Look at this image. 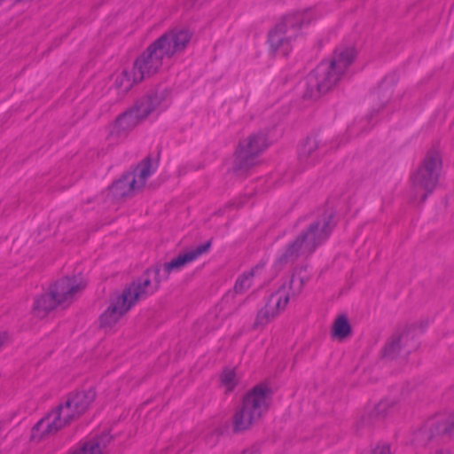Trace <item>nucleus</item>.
<instances>
[{"mask_svg": "<svg viewBox=\"0 0 454 454\" xmlns=\"http://www.w3.org/2000/svg\"><path fill=\"white\" fill-rule=\"evenodd\" d=\"M356 55V51L352 46L337 48L331 58L322 61L306 77L304 97L317 98L336 86L354 61Z\"/></svg>", "mask_w": 454, "mask_h": 454, "instance_id": "nucleus-1", "label": "nucleus"}, {"mask_svg": "<svg viewBox=\"0 0 454 454\" xmlns=\"http://www.w3.org/2000/svg\"><path fill=\"white\" fill-rule=\"evenodd\" d=\"M333 227V215L325 212L308 223L295 238L288 243L278 257L276 265L281 268L298 258L310 255L330 235Z\"/></svg>", "mask_w": 454, "mask_h": 454, "instance_id": "nucleus-2", "label": "nucleus"}, {"mask_svg": "<svg viewBox=\"0 0 454 454\" xmlns=\"http://www.w3.org/2000/svg\"><path fill=\"white\" fill-rule=\"evenodd\" d=\"M321 16L322 13L315 7L288 13L269 32L270 50L276 55L287 56L300 35V30Z\"/></svg>", "mask_w": 454, "mask_h": 454, "instance_id": "nucleus-3", "label": "nucleus"}, {"mask_svg": "<svg viewBox=\"0 0 454 454\" xmlns=\"http://www.w3.org/2000/svg\"><path fill=\"white\" fill-rule=\"evenodd\" d=\"M270 403V390L266 386L257 385L244 397L239 409L232 419L235 432H243L256 424L267 412Z\"/></svg>", "mask_w": 454, "mask_h": 454, "instance_id": "nucleus-4", "label": "nucleus"}, {"mask_svg": "<svg viewBox=\"0 0 454 454\" xmlns=\"http://www.w3.org/2000/svg\"><path fill=\"white\" fill-rule=\"evenodd\" d=\"M442 168V153L436 149H430L417 170L411 176V187L416 196L423 201L437 185Z\"/></svg>", "mask_w": 454, "mask_h": 454, "instance_id": "nucleus-5", "label": "nucleus"}, {"mask_svg": "<svg viewBox=\"0 0 454 454\" xmlns=\"http://www.w3.org/2000/svg\"><path fill=\"white\" fill-rule=\"evenodd\" d=\"M269 146L263 132L252 133L242 139L235 153L234 168L237 172L245 173L258 164L259 155Z\"/></svg>", "mask_w": 454, "mask_h": 454, "instance_id": "nucleus-6", "label": "nucleus"}, {"mask_svg": "<svg viewBox=\"0 0 454 454\" xmlns=\"http://www.w3.org/2000/svg\"><path fill=\"white\" fill-rule=\"evenodd\" d=\"M333 148L324 134H310L298 147V161L303 168L314 166Z\"/></svg>", "mask_w": 454, "mask_h": 454, "instance_id": "nucleus-7", "label": "nucleus"}, {"mask_svg": "<svg viewBox=\"0 0 454 454\" xmlns=\"http://www.w3.org/2000/svg\"><path fill=\"white\" fill-rule=\"evenodd\" d=\"M162 281L160 271L155 267L148 269L139 279L133 282L122 291V294L133 305L139 300L155 293Z\"/></svg>", "mask_w": 454, "mask_h": 454, "instance_id": "nucleus-8", "label": "nucleus"}, {"mask_svg": "<svg viewBox=\"0 0 454 454\" xmlns=\"http://www.w3.org/2000/svg\"><path fill=\"white\" fill-rule=\"evenodd\" d=\"M192 33L188 29L174 28L156 39L152 44L165 59L182 53L189 44Z\"/></svg>", "mask_w": 454, "mask_h": 454, "instance_id": "nucleus-9", "label": "nucleus"}, {"mask_svg": "<svg viewBox=\"0 0 454 454\" xmlns=\"http://www.w3.org/2000/svg\"><path fill=\"white\" fill-rule=\"evenodd\" d=\"M86 287V281L80 276L66 277L59 279L50 289L58 299L59 306H69Z\"/></svg>", "mask_w": 454, "mask_h": 454, "instance_id": "nucleus-10", "label": "nucleus"}, {"mask_svg": "<svg viewBox=\"0 0 454 454\" xmlns=\"http://www.w3.org/2000/svg\"><path fill=\"white\" fill-rule=\"evenodd\" d=\"M67 413H63L59 406L47 413L33 427L31 437L40 442L56 434L59 430L69 424Z\"/></svg>", "mask_w": 454, "mask_h": 454, "instance_id": "nucleus-11", "label": "nucleus"}, {"mask_svg": "<svg viewBox=\"0 0 454 454\" xmlns=\"http://www.w3.org/2000/svg\"><path fill=\"white\" fill-rule=\"evenodd\" d=\"M133 306L131 301L122 293L113 297L107 309L99 317V327L106 332L113 331L119 321Z\"/></svg>", "mask_w": 454, "mask_h": 454, "instance_id": "nucleus-12", "label": "nucleus"}, {"mask_svg": "<svg viewBox=\"0 0 454 454\" xmlns=\"http://www.w3.org/2000/svg\"><path fill=\"white\" fill-rule=\"evenodd\" d=\"M164 56L151 43L134 61L133 67L142 81L160 72L163 66Z\"/></svg>", "mask_w": 454, "mask_h": 454, "instance_id": "nucleus-13", "label": "nucleus"}, {"mask_svg": "<svg viewBox=\"0 0 454 454\" xmlns=\"http://www.w3.org/2000/svg\"><path fill=\"white\" fill-rule=\"evenodd\" d=\"M211 243L208 241L195 248H191L163 264L156 265L161 278L167 280L172 272L181 270L185 265L197 260L200 255L208 252Z\"/></svg>", "mask_w": 454, "mask_h": 454, "instance_id": "nucleus-14", "label": "nucleus"}, {"mask_svg": "<svg viewBox=\"0 0 454 454\" xmlns=\"http://www.w3.org/2000/svg\"><path fill=\"white\" fill-rule=\"evenodd\" d=\"M95 396V391L91 388L79 391L70 395L59 408L63 413L68 415L67 419L71 422L88 410Z\"/></svg>", "mask_w": 454, "mask_h": 454, "instance_id": "nucleus-15", "label": "nucleus"}, {"mask_svg": "<svg viewBox=\"0 0 454 454\" xmlns=\"http://www.w3.org/2000/svg\"><path fill=\"white\" fill-rule=\"evenodd\" d=\"M169 92L167 89H157L139 99L134 108L143 120L167 107Z\"/></svg>", "mask_w": 454, "mask_h": 454, "instance_id": "nucleus-16", "label": "nucleus"}, {"mask_svg": "<svg viewBox=\"0 0 454 454\" xmlns=\"http://www.w3.org/2000/svg\"><path fill=\"white\" fill-rule=\"evenodd\" d=\"M416 348L413 335L408 332L395 333L387 342L383 349V356L395 358L400 354H408Z\"/></svg>", "mask_w": 454, "mask_h": 454, "instance_id": "nucleus-17", "label": "nucleus"}, {"mask_svg": "<svg viewBox=\"0 0 454 454\" xmlns=\"http://www.w3.org/2000/svg\"><path fill=\"white\" fill-rule=\"evenodd\" d=\"M157 168L158 161L147 157L138 163L132 172L129 173L138 191H141L145 186L147 180L156 171Z\"/></svg>", "mask_w": 454, "mask_h": 454, "instance_id": "nucleus-18", "label": "nucleus"}, {"mask_svg": "<svg viewBox=\"0 0 454 454\" xmlns=\"http://www.w3.org/2000/svg\"><path fill=\"white\" fill-rule=\"evenodd\" d=\"M395 405V400L392 398H385L376 404L368 406L362 416V420L364 424H372L375 421L385 418Z\"/></svg>", "mask_w": 454, "mask_h": 454, "instance_id": "nucleus-19", "label": "nucleus"}, {"mask_svg": "<svg viewBox=\"0 0 454 454\" xmlns=\"http://www.w3.org/2000/svg\"><path fill=\"white\" fill-rule=\"evenodd\" d=\"M110 442L111 436L109 434L103 433L98 436L86 440L70 454H106Z\"/></svg>", "mask_w": 454, "mask_h": 454, "instance_id": "nucleus-20", "label": "nucleus"}, {"mask_svg": "<svg viewBox=\"0 0 454 454\" xmlns=\"http://www.w3.org/2000/svg\"><path fill=\"white\" fill-rule=\"evenodd\" d=\"M59 303L55 295L49 288L47 293L42 294L35 298L32 313L37 318H44L51 311L55 309Z\"/></svg>", "mask_w": 454, "mask_h": 454, "instance_id": "nucleus-21", "label": "nucleus"}, {"mask_svg": "<svg viewBox=\"0 0 454 454\" xmlns=\"http://www.w3.org/2000/svg\"><path fill=\"white\" fill-rule=\"evenodd\" d=\"M137 192H139L138 189L133 184L131 176L127 173L111 185L108 195L114 200H121L133 196Z\"/></svg>", "mask_w": 454, "mask_h": 454, "instance_id": "nucleus-22", "label": "nucleus"}, {"mask_svg": "<svg viewBox=\"0 0 454 454\" xmlns=\"http://www.w3.org/2000/svg\"><path fill=\"white\" fill-rule=\"evenodd\" d=\"M141 82L143 81L137 76V71L132 67L130 69H123L115 74L114 87L117 90L119 94L124 95L129 91L135 84Z\"/></svg>", "mask_w": 454, "mask_h": 454, "instance_id": "nucleus-23", "label": "nucleus"}, {"mask_svg": "<svg viewBox=\"0 0 454 454\" xmlns=\"http://www.w3.org/2000/svg\"><path fill=\"white\" fill-rule=\"evenodd\" d=\"M143 119L133 107L129 111L119 116L113 124V132L118 136L127 133L135 128Z\"/></svg>", "mask_w": 454, "mask_h": 454, "instance_id": "nucleus-24", "label": "nucleus"}, {"mask_svg": "<svg viewBox=\"0 0 454 454\" xmlns=\"http://www.w3.org/2000/svg\"><path fill=\"white\" fill-rule=\"evenodd\" d=\"M351 325L347 316L343 314L337 316L332 325V337L341 341L348 338L351 335Z\"/></svg>", "mask_w": 454, "mask_h": 454, "instance_id": "nucleus-25", "label": "nucleus"}, {"mask_svg": "<svg viewBox=\"0 0 454 454\" xmlns=\"http://www.w3.org/2000/svg\"><path fill=\"white\" fill-rule=\"evenodd\" d=\"M290 301L289 294L286 291V286H283L281 289L272 294L266 303L268 307L278 316L284 311Z\"/></svg>", "mask_w": 454, "mask_h": 454, "instance_id": "nucleus-26", "label": "nucleus"}, {"mask_svg": "<svg viewBox=\"0 0 454 454\" xmlns=\"http://www.w3.org/2000/svg\"><path fill=\"white\" fill-rule=\"evenodd\" d=\"M264 267L263 263H260L256 265L250 271L245 272L242 274L236 281L234 290L238 294H242L247 291L252 284L254 278L259 276Z\"/></svg>", "mask_w": 454, "mask_h": 454, "instance_id": "nucleus-27", "label": "nucleus"}, {"mask_svg": "<svg viewBox=\"0 0 454 454\" xmlns=\"http://www.w3.org/2000/svg\"><path fill=\"white\" fill-rule=\"evenodd\" d=\"M307 278L302 270H295L286 286V291L289 294L290 300L297 297L302 291Z\"/></svg>", "mask_w": 454, "mask_h": 454, "instance_id": "nucleus-28", "label": "nucleus"}, {"mask_svg": "<svg viewBox=\"0 0 454 454\" xmlns=\"http://www.w3.org/2000/svg\"><path fill=\"white\" fill-rule=\"evenodd\" d=\"M277 317V314L272 310V309L265 305L258 311L254 323V328H263Z\"/></svg>", "mask_w": 454, "mask_h": 454, "instance_id": "nucleus-29", "label": "nucleus"}, {"mask_svg": "<svg viewBox=\"0 0 454 454\" xmlns=\"http://www.w3.org/2000/svg\"><path fill=\"white\" fill-rule=\"evenodd\" d=\"M239 382V378L234 369H225L221 374V384L226 392L234 389Z\"/></svg>", "mask_w": 454, "mask_h": 454, "instance_id": "nucleus-30", "label": "nucleus"}, {"mask_svg": "<svg viewBox=\"0 0 454 454\" xmlns=\"http://www.w3.org/2000/svg\"><path fill=\"white\" fill-rule=\"evenodd\" d=\"M372 454H392L391 447L387 443L379 444L373 449Z\"/></svg>", "mask_w": 454, "mask_h": 454, "instance_id": "nucleus-31", "label": "nucleus"}, {"mask_svg": "<svg viewBox=\"0 0 454 454\" xmlns=\"http://www.w3.org/2000/svg\"><path fill=\"white\" fill-rule=\"evenodd\" d=\"M9 337L4 332L0 333V349L8 343Z\"/></svg>", "mask_w": 454, "mask_h": 454, "instance_id": "nucleus-32", "label": "nucleus"}, {"mask_svg": "<svg viewBox=\"0 0 454 454\" xmlns=\"http://www.w3.org/2000/svg\"><path fill=\"white\" fill-rule=\"evenodd\" d=\"M241 454H259V451L256 448H249L245 450Z\"/></svg>", "mask_w": 454, "mask_h": 454, "instance_id": "nucleus-33", "label": "nucleus"}, {"mask_svg": "<svg viewBox=\"0 0 454 454\" xmlns=\"http://www.w3.org/2000/svg\"><path fill=\"white\" fill-rule=\"evenodd\" d=\"M390 98V93H387V95L384 96V98L382 100V105H384L385 103L387 102V100L389 99Z\"/></svg>", "mask_w": 454, "mask_h": 454, "instance_id": "nucleus-34", "label": "nucleus"}, {"mask_svg": "<svg viewBox=\"0 0 454 454\" xmlns=\"http://www.w3.org/2000/svg\"><path fill=\"white\" fill-rule=\"evenodd\" d=\"M450 429H451L452 431H454V419H453V422H452V424H451V427H450Z\"/></svg>", "mask_w": 454, "mask_h": 454, "instance_id": "nucleus-35", "label": "nucleus"}, {"mask_svg": "<svg viewBox=\"0 0 454 454\" xmlns=\"http://www.w3.org/2000/svg\"><path fill=\"white\" fill-rule=\"evenodd\" d=\"M380 90H381V89L379 90V92H377L376 94H373V97H376V96L379 97L380 96L379 94H380Z\"/></svg>", "mask_w": 454, "mask_h": 454, "instance_id": "nucleus-36", "label": "nucleus"}]
</instances>
